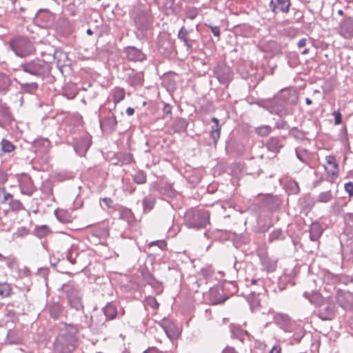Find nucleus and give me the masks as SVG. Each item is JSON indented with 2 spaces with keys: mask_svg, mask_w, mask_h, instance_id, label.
<instances>
[{
  "mask_svg": "<svg viewBox=\"0 0 353 353\" xmlns=\"http://www.w3.org/2000/svg\"><path fill=\"white\" fill-rule=\"evenodd\" d=\"M77 327L68 325L55 339L54 350L58 353H71L77 347Z\"/></svg>",
  "mask_w": 353,
  "mask_h": 353,
  "instance_id": "f257e3e1",
  "label": "nucleus"
},
{
  "mask_svg": "<svg viewBox=\"0 0 353 353\" xmlns=\"http://www.w3.org/2000/svg\"><path fill=\"white\" fill-rule=\"evenodd\" d=\"M185 219V225L189 228H203L210 223V214L207 211H188Z\"/></svg>",
  "mask_w": 353,
  "mask_h": 353,
  "instance_id": "f03ea898",
  "label": "nucleus"
},
{
  "mask_svg": "<svg viewBox=\"0 0 353 353\" xmlns=\"http://www.w3.org/2000/svg\"><path fill=\"white\" fill-rule=\"evenodd\" d=\"M22 70L37 77H43L50 72V67L46 61L40 59H35L21 65Z\"/></svg>",
  "mask_w": 353,
  "mask_h": 353,
  "instance_id": "7ed1b4c3",
  "label": "nucleus"
},
{
  "mask_svg": "<svg viewBox=\"0 0 353 353\" xmlns=\"http://www.w3.org/2000/svg\"><path fill=\"white\" fill-rule=\"evenodd\" d=\"M10 47L15 54L23 58L34 51L32 43L26 37L15 38L10 41Z\"/></svg>",
  "mask_w": 353,
  "mask_h": 353,
  "instance_id": "20e7f679",
  "label": "nucleus"
},
{
  "mask_svg": "<svg viewBox=\"0 0 353 353\" xmlns=\"http://www.w3.org/2000/svg\"><path fill=\"white\" fill-rule=\"evenodd\" d=\"M66 294L68 305L76 310H81L83 308L82 295L79 290L73 284H66L62 288Z\"/></svg>",
  "mask_w": 353,
  "mask_h": 353,
  "instance_id": "39448f33",
  "label": "nucleus"
},
{
  "mask_svg": "<svg viewBox=\"0 0 353 353\" xmlns=\"http://www.w3.org/2000/svg\"><path fill=\"white\" fill-rule=\"evenodd\" d=\"M131 16L139 28H145L148 25L150 16L148 12L141 7L134 8L131 12Z\"/></svg>",
  "mask_w": 353,
  "mask_h": 353,
  "instance_id": "423d86ee",
  "label": "nucleus"
},
{
  "mask_svg": "<svg viewBox=\"0 0 353 353\" xmlns=\"http://www.w3.org/2000/svg\"><path fill=\"white\" fill-rule=\"evenodd\" d=\"M336 301L344 310H353V293L348 291H339L336 294Z\"/></svg>",
  "mask_w": 353,
  "mask_h": 353,
  "instance_id": "0eeeda50",
  "label": "nucleus"
},
{
  "mask_svg": "<svg viewBox=\"0 0 353 353\" xmlns=\"http://www.w3.org/2000/svg\"><path fill=\"white\" fill-rule=\"evenodd\" d=\"M320 308L318 311V316L323 321L332 320L335 315V307L332 303L325 305L324 303L322 305L319 306Z\"/></svg>",
  "mask_w": 353,
  "mask_h": 353,
  "instance_id": "6e6552de",
  "label": "nucleus"
},
{
  "mask_svg": "<svg viewBox=\"0 0 353 353\" xmlns=\"http://www.w3.org/2000/svg\"><path fill=\"white\" fill-rule=\"evenodd\" d=\"M339 33L345 39H351L353 37V19H344L341 23Z\"/></svg>",
  "mask_w": 353,
  "mask_h": 353,
  "instance_id": "1a4fd4ad",
  "label": "nucleus"
},
{
  "mask_svg": "<svg viewBox=\"0 0 353 353\" xmlns=\"http://www.w3.org/2000/svg\"><path fill=\"white\" fill-rule=\"evenodd\" d=\"M280 99L279 96H276L270 100V113L279 116L287 114L288 111L283 104L280 102Z\"/></svg>",
  "mask_w": 353,
  "mask_h": 353,
  "instance_id": "9d476101",
  "label": "nucleus"
},
{
  "mask_svg": "<svg viewBox=\"0 0 353 353\" xmlns=\"http://www.w3.org/2000/svg\"><path fill=\"white\" fill-rule=\"evenodd\" d=\"M124 52L127 59L131 61H142L145 59V54L139 49L133 46L125 48Z\"/></svg>",
  "mask_w": 353,
  "mask_h": 353,
  "instance_id": "9b49d317",
  "label": "nucleus"
},
{
  "mask_svg": "<svg viewBox=\"0 0 353 353\" xmlns=\"http://www.w3.org/2000/svg\"><path fill=\"white\" fill-rule=\"evenodd\" d=\"M290 6V2L289 0H271L270 3V8L275 14L279 12H288Z\"/></svg>",
  "mask_w": 353,
  "mask_h": 353,
  "instance_id": "f8f14e48",
  "label": "nucleus"
},
{
  "mask_svg": "<svg viewBox=\"0 0 353 353\" xmlns=\"http://www.w3.org/2000/svg\"><path fill=\"white\" fill-rule=\"evenodd\" d=\"M303 296L307 299L310 303L318 307L322 305L324 303V298L317 291H312V292H305Z\"/></svg>",
  "mask_w": 353,
  "mask_h": 353,
  "instance_id": "ddd939ff",
  "label": "nucleus"
},
{
  "mask_svg": "<svg viewBox=\"0 0 353 353\" xmlns=\"http://www.w3.org/2000/svg\"><path fill=\"white\" fill-rule=\"evenodd\" d=\"M20 85L21 90L24 93L34 94L39 88V85L36 82L23 83L15 79Z\"/></svg>",
  "mask_w": 353,
  "mask_h": 353,
  "instance_id": "4468645a",
  "label": "nucleus"
},
{
  "mask_svg": "<svg viewBox=\"0 0 353 353\" xmlns=\"http://www.w3.org/2000/svg\"><path fill=\"white\" fill-rule=\"evenodd\" d=\"M326 163L327 166H324L325 170L327 171L328 174L332 176L337 175L338 173V163L336 161L335 157L334 156H327L325 157Z\"/></svg>",
  "mask_w": 353,
  "mask_h": 353,
  "instance_id": "2eb2a0df",
  "label": "nucleus"
},
{
  "mask_svg": "<svg viewBox=\"0 0 353 353\" xmlns=\"http://www.w3.org/2000/svg\"><path fill=\"white\" fill-rule=\"evenodd\" d=\"M21 192L23 194L31 196L34 191V188L30 179H25L20 182Z\"/></svg>",
  "mask_w": 353,
  "mask_h": 353,
  "instance_id": "dca6fc26",
  "label": "nucleus"
},
{
  "mask_svg": "<svg viewBox=\"0 0 353 353\" xmlns=\"http://www.w3.org/2000/svg\"><path fill=\"white\" fill-rule=\"evenodd\" d=\"M281 100L288 103H295L297 101L296 92L289 90H282L279 96Z\"/></svg>",
  "mask_w": 353,
  "mask_h": 353,
  "instance_id": "f3484780",
  "label": "nucleus"
},
{
  "mask_svg": "<svg viewBox=\"0 0 353 353\" xmlns=\"http://www.w3.org/2000/svg\"><path fill=\"white\" fill-rule=\"evenodd\" d=\"M227 298L223 297L218 288L211 289L210 291V300L212 305H217L224 302Z\"/></svg>",
  "mask_w": 353,
  "mask_h": 353,
  "instance_id": "a211bd4d",
  "label": "nucleus"
},
{
  "mask_svg": "<svg viewBox=\"0 0 353 353\" xmlns=\"http://www.w3.org/2000/svg\"><path fill=\"white\" fill-rule=\"evenodd\" d=\"M143 80V74L141 72H136L132 70L128 77V82L130 85L137 86L141 85Z\"/></svg>",
  "mask_w": 353,
  "mask_h": 353,
  "instance_id": "6ab92c4d",
  "label": "nucleus"
},
{
  "mask_svg": "<svg viewBox=\"0 0 353 353\" xmlns=\"http://www.w3.org/2000/svg\"><path fill=\"white\" fill-rule=\"evenodd\" d=\"M190 32V30H187L184 26H183L179 31L177 35L178 39L184 43V45L186 46L188 50H191L192 47V41H190L188 38V35Z\"/></svg>",
  "mask_w": 353,
  "mask_h": 353,
  "instance_id": "aec40b11",
  "label": "nucleus"
},
{
  "mask_svg": "<svg viewBox=\"0 0 353 353\" xmlns=\"http://www.w3.org/2000/svg\"><path fill=\"white\" fill-rule=\"evenodd\" d=\"M263 268L268 272H274L276 268V261L270 258L268 256H260Z\"/></svg>",
  "mask_w": 353,
  "mask_h": 353,
  "instance_id": "412c9836",
  "label": "nucleus"
},
{
  "mask_svg": "<svg viewBox=\"0 0 353 353\" xmlns=\"http://www.w3.org/2000/svg\"><path fill=\"white\" fill-rule=\"evenodd\" d=\"M188 122L185 119L179 118L174 121L172 125V130L175 133L183 132L188 128Z\"/></svg>",
  "mask_w": 353,
  "mask_h": 353,
  "instance_id": "4be33fe9",
  "label": "nucleus"
},
{
  "mask_svg": "<svg viewBox=\"0 0 353 353\" xmlns=\"http://www.w3.org/2000/svg\"><path fill=\"white\" fill-rule=\"evenodd\" d=\"M323 229L319 223H313L310 228V237L312 241H316L322 234Z\"/></svg>",
  "mask_w": 353,
  "mask_h": 353,
  "instance_id": "5701e85b",
  "label": "nucleus"
},
{
  "mask_svg": "<svg viewBox=\"0 0 353 353\" xmlns=\"http://www.w3.org/2000/svg\"><path fill=\"white\" fill-rule=\"evenodd\" d=\"M266 146L268 150L273 152H278L283 147L281 141L276 137H271L267 142Z\"/></svg>",
  "mask_w": 353,
  "mask_h": 353,
  "instance_id": "b1692460",
  "label": "nucleus"
},
{
  "mask_svg": "<svg viewBox=\"0 0 353 353\" xmlns=\"http://www.w3.org/2000/svg\"><path fill=\"white\" fill-rule=\"evenodd\" d=\"M155 203H156V199L153 196L148 195V196H145L143 199V202H142L143 211L145 212H150L151 210L153 209V208L155 205Z\"/></svg>",
  "mask_w": 353,
  "mask_h": 353,
  "instance_id": "393cba45",
  "label": "nucleus"
},
{
  "mask_svg": "<svg viewBox=\"0 0 353 353\" xmlns=\"http://www.w3.org/2000/svg\"><path fill=\"white\" fill-rule=\"evenodd\" d=\"M63 312V307L59 303H53L49 307L50 316L54 319L59 318Z\"/></svg>",
  "mask_w": 353,
  "mask_h": 353,
  "instance_id": "a878e982",
  "label": "nucleus"
},
{
  "mask_svg": "<svg viewBox=\"0 0 353 353\" xmlns=\"http://www.w3.org/2000/svg\"><path fill=\"white\" fill-rule=\"evenodd\" d=\"M103 311L106 319L112 320L114 319L117 315V309L114 305L111 303L107 304Z\"/></svg>",
  "mask_w": 353,
  "mask_h": 353,
  "instance_id": "bb28decb",
  "label": "nucleus"
},
{
  "mask_svg": "<svg viewBox=\"0 0 353 353\" xmlns=\"http://www.w3.org/2000/svg\"><path fill=\"white\" fill-rule=\"evenodd\" d=\"M163 329L167 336L171 340L178 336L179 331L174 325L170 323L167 326H163Z\"/></svg>",
  "mask_w": 353,
  "mask_h": 353,
  "instance_id": "cd10ccee",
  "label": "nucleus"
},
{
  "mask_svg": "<svg viewBox=\"0 0 353 353\" xmlns=\"http://www.w3.org/2000/svg\"><path fill=\"white\" fill-rule=\"evenodd\" d=\"M125 95V92L123 88H115L113 90L112 96L113 101L115 104H117L120 101L124 99Z\"/></svg>",
  "mask_w": 353,
  "mask_h": 353,
  "instance_id": "c85d7f7f",
  "label": "nucleus"
},
{
  "mask_svg": "<svg viewBox=\"0 0 353 353\" xmlns=\"http://www.w3.org/2000/svg\"><path fill=\"white\" fill-rule=\"evenodd\" d=\"M10 85L11 81L9 77L4 73H0V92L8 90Z\"/></svg>",
  "mask_w": 353,
  "mask_h": 353,
  "instance_id": "c756f323",
  "label": "nucleus"
},
{
  "mask_svg": "<svg viewBox=\"0 0 353 353\" xmlns=\"http://www.w3.org/2000/svg\"><path fill=\"white\" fill-rule=\"evenodd\" d=\"M284 239H285V235H284L283 231L280 229H277V230L272 231L269 234L268 241H269V242L272 243L275 241L283 240Z\"/></svg>",
  "mask_w": 353,
  "mask_h": 353,
  "instance_id": "7c9ffc66",
  "label": "nucleus"
},
{
  "mask_svg": "<svg viewBox=\"0 0 353 353\" xmlns=\"http://www.w3.org/2000/svg\"><path fill=\"white\" fill-rule=\"evenodd\" d=\"M333 199V194L331 190L321 192L318 197L317 201L320 203H328Z\"/></svg>",
  "mask_w": 353,
  "mask_h": 353,
  "instance_id": "2f4dec72",
  "label": "nucleus"
},
{
  "mask_svg": "<svg viewBox=\"0 0 353 353\" xmlns=\"http://www.w3.org/2000/svg\"><path fill=\"white\" fill-rule=\"evenodd\" d=\"M133 180L137 184H143L146 182V174L142 170H137L133 175Z\"/></svg>",
  "mask_w": 353,
  "mask_h": 353,
  "instance_id": "473e14b6",
  "label": "nucleus"
},
{
  "mask_svg": "<svg viewBox=\"0 0 353 353\" xmlns=\"http://www.w3.org/2000/svg\"><path fill=\"white\" fill-rule=\"evenodd\" d=\"M54 58L57 60V63L59 65L65 64V62L68 61V54L63 51L56 50Z\"/></svg>",
  "mask_w": 353,
  "mask_h": 353,
  "instance_id": "72a5a7b5",
  "label": "nucleus"
},
{
  "mask_svg": "<svg viewBox=\"0 0 353 353\" xmlns=\"http://www.w3.org/2000/svg\"><path fill=\"white\" fill-rule=\"evenodd\" d=\"M54 213L59 221L63 223H68L70 221V216H69L64 210H55Z\"/></svg>",
  "mask_w": 353,
  "mask_h": 353,
  "instance_id": "f704fd0d",
  "label": "nucleus"
},
{
  "mask_svg": "<svg viewBox=\"0 0 353 353\" xmlns=\"http://www.w3.org/2000/svg\"><path fill=\"white\" fill-rule=\"evenodd\" d=\"M104 125L111 130H114L117 125V120L114 115L108 117L104 121Z\"/></svg>",
  "mask_w": 353,
  "mask_h": 353,
  "instance_id": "c9c22d12",
  "label": "nucleus"
},
{
  "mask_svg": "<svg viewBox=\"0 0 353 353\" xmlns=\"http://www.w3.org/2000/svg\"><path fill=\"white\" fill-rule=\"evenodd\" d=\"M118 159L122 164H130L133 160V157L130 153L123 152L118 154Z\"/></svg>",
  "mask_w": 353,
  "mask_h": 353,
  "instance_id": "e433bc0d",
  "label": "nucleus"
},
{
  "mask_svg": "<svg viewBox=\"0 0 353 353\" xmlns=\"http://www.w3.org/2000/svg\"><path fill=\"white\" fill-rule=\"evenodd\" d=\"M272 128L270 125H261L256 128V132L260 136H268L271 133Z\"/></svg>",
  "mask_w": 353,
  "mask_h": 353,
  "instance_id": "4c0bfd02",
  "label": "nucleus"
},
{
  "mask_svg": "<svg viewBox=\"0 0 353 353\" xmlns=\"http://www.w3.org/2000/svg\"><path fill=\"white\" fill-rule=\"evenodd\" d=\"M15 146L8 140L3 139L1 141V150L5 152H11Z\"/></svg>",
  "mask_w": 353,
  "mask_h": 353,
  "instance_id": "58836bf2",
  "label": "nucleus"
},
{
  "mask_svg": "<svg viewBox=\"0 0 353 353\" xmlns=\"http://www.w3.org/2000/svg\"><path fill=\"white\" fill-rule=\"evenodd\" d=\"M11 288L9 284L6 283H0V296L2 297H6L10 295Z\"/></svg>",
  "mask_w": 353,
  "mask_h": 353,
  "instance_id": "ea45409f",
  "label": "nucleus"
},
{
  "mask_svg": "<svg viewBox=\"0 0 353 353\" xmlns=\"http://www.w3.org/2000/svg\"><path fill=\"white\" fill-rule=\"evenodd\" d=\"M29 234V230L26 227L19 228L17 231L13 234V239L23 238Z\"/></svg>",
  "mask_w": 353,
  "mask_h": 353,
  "instance_id": "a19ab883",
  "label": "nucleus"
},
{
  "mask_svg": "<svg viewBox=\"0 0 353 353\" xmlns=\"http://www.w3.org/2000/svg\"><path fill=\"white\" fill-rule=\"evenodd\" d=\"M48 233V228L42 225L36 230V235L40 238L45 236Z\"/></svg>",
  "mask_w": 353,
  "mask_h": 353,
  "instance_id": "79ce46f5",
  "label": "nucleus"
},
{
  "mask_svg": "<svg viewBox=\"0 0 353 353\" xmlns=\"http://www.w3.org/2000/svg\"><path fill=\"white\" fill-rule=\"evenodd\" d=\"M9 204L13 210H19L22 208V204L19 200L11 199Z\"/></svg>",
  "mask_w": 353,
  "mask_h": 353,
  "instance_id": "37998d69",
  "label": "nucleus"
},
{
  "mask_svg": "<svg viewBox=\"0 0 353 353\" xmlns=\"http://www.w3.org/2000/svg\"><path fill=\"white\" fill-rule=\"evenodd\" d=\"M154 245H157L161 250H164L167 246V243L164 241H152L149 244L150 247Z\"/></svg>",
  "mask_w": 353,
  "mask_h": 353,
  "instance_id": "c03bdc74",
  "label": "nucleus"
},
{
  "mask_svg": "<svg viewBox=\"0 0 353 353\" xmlns=\"http://www.w3.org/2000/svg\"><path fill=\"white\" fill-rule=\"evenodd\" d=\"M270 100H271V99H267V100L260 101H259V102L257 103V104H258L260 107H261V108H264V109L267 110L269 112V111H270Z\"/></svg>",
  "mask_w": 353,
  "mask_h": 353,
  "instance_id": "a18cd8bd",
  "label": "nucleus"
},
{
  "mask_svg": "<svg viewBox=\"0 0 353 353\" xmlns=\"http://www.w3.org/2000/svg\"><path fill=\"white\" fill-rule=\"evenodd\" d=\"M221 131L211 130L210 137L213 139L214 143L216 144L220 138Z\"/></svg>",
  "mask_w": 353,
  "mask_h": 353,
  "instance_id": "49530a36",
  "label": "nucleus"
},
{
  "mask_svg": "<svg viewBox=\"0 0 353 353\" xmlns=\"http://www.w3.org/2000/svg\"><path fill=\"white\" fill-rule=\"evenodd\" d=\"M276 128L279 129H287L288 128V124L287 121L280 120L276 123Z\"/></svg>",
  "mask_w": 353,
  "mask_h": 353,
  "instance_id": "de8ad7c7",
  "label": "nucleus"
},
{
  "mask_svg": "<svg viewBox=\"0 0 353 353\" xmlns=\"http://www.w3.org/2000/svg\"><path fill=\"white\" fill-rule=\"evenodd\" d=\"M212 121L214 123V125L212 127L211 130L221 131V126L219 125V120L216 117H213L212 119Z\"/></svg>",
  "mask_w": 353,
  "mask_h": 353,
  "instance_id": "09e8293b",
  "label": "nucleus"
},
{
  "mask_svg": "<svg viewBox=\"0 0 353 353\" xmlns=\"http://www.w3.org/2000/svg\"><path fill=\"white\" fill-rule=\"evenodd\" d=\"M345 190L350 196L353 195V183L351 182L345 184Z\"/></svg>",
  "mask_w": 353,
  "mask_h": 353,
  "instance_id": "8fccbe9b",
  "label": "nucleus"
},
{
  "mask_svg": "<svg viewBox=\"0 0 353 353\" xmlns=\"http://www.w3.org/2000/svg\"><path fill=\"white\" fill-rule=\"evenodd\" d=\"M345 223L353 228V214H347L345 217Z\"/></svg>",
  "mask_w": 353,
  "mask_h": 353,
  "instance_id": "3c124183",
  "label": "nucleus"
},
{
  "mask_svg": "<svg viewBox=\"0 0 353 353\" xmlns=\"http://www.w3.org/2000/svg\"><path fill=\"white\" fill-rule=\"evenodd\" d=\"M101 201L106 205L107 208H110L112 207L113 201L110 198H103L101 199Z\"/></svg>",
  "mask_w": 353,
  "mask_h": 353,
  "instance_id": "603ef678",
  "label": "nucleus"
},
{
  "mask_svg": "<svg viewBox=\"0 0 353 353\" xmlns=\"http://www.w3.org/2000/svg\"><path fill=\"white\" fill-rule=\"evenodd\" d=\"M148 303L153 308H157L159 306V303L157 300L154 298H150L148 300Z\"/></svg>",
  "mask_w": 353,
  "mask_h": 353,
  "instance_id": "864d4df0",
  "label": "nucleus"
},
{
  "mask_svg": "<svg viewBox=\"0 0 353 353\" xmlns=\"http://www.w3.org/2000/svg\"><path fill=\"white\" fill-rule=\"evenodd\" d=\"M3 203H6L8 202V201H10V200L12 199V195L8 193V192H6L5 190H3Z\"/></svg>",
  "mask_w": 353,
  "mask_h": 353,
  "instance_id": "5fc2aeb1",
  "label": "nucleus"
},
{
  "mask_svg": "<svg viewBox=\"0 0 353 353\" xmlns=\"http://www.w3.org/2000/svg\"><path fill=\"white\" fill-rule=\"evenodd\" d=\"M335 118V124L338 125L341 123V115L339 112H334L333 113Z\"/></svg>",
  "mask_w": 353,
  "mask_h": 353,
  "instance_id": "6e6d98bb",
  "label": "nucleus"
},
{
  "mask_svg": "<svg viewBox=\"0 0 353 353\" xmlns=\"http://www.w3.org/2000/svg\"><path fill=\"white\" fill-rule=\"evenodd\" d=\"M211 31H212V34H214V36L218 37L220 36V30L218 26L211 27Z\"/></svg>",
  "mask_w": 353,
  "mask_h": 353,
  "instance_id": "4d7b16f0",
  "label": "nucleus"
},
{
  "mask_svg": "<svg viewBox=\"0 0 353 353\" xmlns=\"http://www.w3.org/2000/svg\"><path fill=\"white\" fill-rule=\"evenodd\" d=\"M296 154L297 158L303 163H307V158L301 154L297 150L296 151Z\"/></svg>",
  "mask_w": 353,
  "mask_h": 353,
  "instance_id": "13d9d810",
  "label": "nucleus"
},
{
  "mask_svg": "<svg viewBox=\"0 0 353 353\" xmlns=\"http://www.w3.org/2000/svg\"><path fill=\"white\" fill-rule=\"evenodd\" d=\"M163 112L166 114H170L172 112V108L169 104H165L163 107Z\"/></svg>",
  "mask_w": 353,
  "mask_h": 353,
  "instance_id": "bf43d9fd",
  "label": "nucleus"
},
{
  "mask_svg": "<svg viewBox=\"0 0 353 353\" xmlns=\"http://www.w3.org/2000/svg\"><path fill=\"white\" fill-rule=\"evenodd\" d=\"M223 353H238L234 347H226L223 351Z\"/></svg>",
  "mask_w": 353,
  "mask_h": 353,
  "instance_id": "052dcab7",
  "label": "nucleus"
},
{
  "mask_svg": "<svg viewBox=\"0 0 353 353\" xmlns=\"http://www.w3.org/2000/svg\"><path fill=\"white\" fill-rule=\"evenodd\" d=\"M16 265H17V263H16V261L14 259H9L8 263H7V265L10 268H14L16 266Z\"/></svg>",
  "mask_w": 353,
  "mask_h": 353,
  "instance_id": "680f3d73",
  "label": "nucleus"
},
{
  "mask_svg": "<svg viewBox=\"0 0 353 353\" xmlns=\"http://www.w3.org/2000/svg\"><path fill=\"white\" fill-rule=\"evenodd\" d=\"M281 349L279 345H274L269 353H281Z\"/></svg>",
  "mask_w": 353,
  "mask_h": 353,
  "instance_id": "e2e57ef3",
  "label": "nucleus"
},
{
  "mask_svg": "<svg viewBox=\"0 0 353 353\" xmlns=\"http://www.w3.org/2000/svg\"><path fill=\"white\" fill-rule=\"evenodd\" d=\"M306 39L303 38L300 39L297 43L299 48L304 47L306 45Z\"/></svg>",
  "mask_w": 353,
  "mask_h": 353,
  "instance_id": "0e129e2a",
  "label": "nucleus"
},
{
  "mask_svg": "<svg viewBox=\"0 0 353 353\" xmlns=\"http://www.w3.org/2000/svg\"><path fill=\"white\" fill-rule=\"evenodd\" d=\"M134 113V108H131V107H129L127 108L126 110V114L128 115V116H132L133 115Z\"/></svg>",
  "mask_w": 353,
  "mask_h": 353,
  "instance_id": "69168bd1",
  "label": "nucleus"
},
{
  "mask_svg": "<svg viewBox=\"0 0 353 353\" xmlns=\"http://www.w3.org/2000/svg\"><path fill=\"white\" fill-rule=\"evenodd\" d=\"M157 350L156 347H150L147 350H145L143 353H153V352H157Z\"/></svg>",
  "mask_w": 353,
  "mask_h": 353,
  "instance_id": "338daca9",
  "label": "nucleus"
},
{
  "mask_svg": "<svg viewBox=\"0 0 353 353\" xmlns=\"http://www.w3.org/2000/svg\"><path fill=\"white\" fill-rule=\"evenodd\" d=\"M175 194V192L174 190H172V189H170L168 191V193H167V196H169V197H172L174 196Z\"/></svg>",
  "mask_w": 353,
  "mask_h": 353,
  "instance_id": "774afa93",
  "label": "nucleus"
}]
</instances>
